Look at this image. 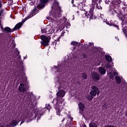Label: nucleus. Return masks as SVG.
<instances>
[{"label": "nucleus", "instance_id": "obj_27", "mask_svg": "<svg viewBox=\"0 0 127 127\" xmlns=\"http://www.w3.org/2000/svg\"><path fill=\"white\" fill-rule=\"evenodd\" d=\"M105 59L107 62H112V57L109 55H106L105 56Z\"/></svg>", "mask_w": 127, "mask_h": 127}, {"label": "nucleus", "instance_id": "obj_30", "mask_svg": "<svg viewBox=\"0 0 127 127\" xmlns=\"http://www.w3.org/2000/svg\"><path fill=\"white\" fill-rule=\"evenodd\" d=\"M104 67H105L107 69H112V68L114 67V65H112L110 64H105Z\"/></svg>", "mask_w": 127, "mask_h": 127}, {"label": "nucleus", "instance_id": "obj_20", "mask_svg": "<svg viewBox=\"0 0 127 127\" xmlns=\"http://www.w3.org/2000/svg\"><path fill=\"white\" fill-rule=\"evenodd\" d=\"M57 96L59 98H63L65 96V91L63 90H61L57 93Z\"/></svg>", "mask_w": 127, "mask_h": 127}, {"label": "nucleus", "instance_id": "obj_35", "mask_svg": "<svg viewBox=\"0 0 127 127\" xmlns=\"http://www.w3.org/2000/svg\"><path fill=\"white\" fill-rule=\"evenodd\" d=\"M46 109L48 110L49 112H50V110L51 109V106H50V105L49 104H48V105L46 104Z\"/></svg>", "mask_w": 127, "mask_h": 127}, {"label": "nucleus", "instance_id": "obj_6", "mask_svg": "<svg viewBox=\"0 0 127 127\" xmlns=\"http://www.w3.org/2000/svg\"><path fill=\"white\" fill-rule=\"evenodd\" d=\"M63 65H64V63L62 64V65L58 64V67L57 66L54 65L52 68L53 72L56 73L57 75H60V74H61V72H62V70H63L64 67H65V66Z\"/></svg>", "mask_w": 127, "mask_h": 127}, {"label": "nucleus", "instance_id": "obj_49", "mask_svg": "<svg viewBox=\"0 0 127 127\" xmlns=\"http://www.w3.org/2000/svg\"><path fill=\"white\" fill-rule=\"evenodd\" d=\"M73 6H76V5H74V4H73Z\"/></svg>", "mask_w": 127, "mask_h": 127}, {"label": "nucleus", "instance_id": "obj_17", "mask_svg": "<svg viewBox=\"0 0 127 127\" xmlns=\"http://www.w3.org/2000/svg\"><path fill=\"white\" fill-rule=\"evenodd\" d=\"M18 90L21 93H24L26 92V88H25V85L23 83L20 84V86L18 87Z\"/></svg>", "mask_w": 127, "mask_h": 127}, {"label": "nucleus", "instance_id": "obj_41", "mask_svg": "<svg viewBox=\"0 0 127 127\" xmlns=\"http://www.w3.org/2000/svg\"><path fill=\"white\" fill-rule=\"evenodd\" d=\"M68 119H69L71 121H73V118L71 117L70 116H68Z\"/></svg>", "mask_w": 127, "mask_h": 127}, {"label": "nucleus", "instance_id": "obj_37", "mask_svg": "<svg viewBox=\"0 0 127 127\" xmlns=\"http://www.w3.org/2000/svg\"><path fill=\"white\" fill-rule=\"evenodd\" d=\"M82 78H84V79H86V78H87V74L85 73H83L82 74Z\"/></svg>", "mask_w": 127, "mask_h": 127}, {"label": "nucleus", "instance_id": "obj_8", "mask_svg": "<svg viewBox=\"0 0 127 127\" xmlns=\"http://www.w3.org/2000/svg\"><path fill=\"white\" fill-rule=\"evenodd\" d=\"M56 79L57 81L56 82L55 87L59 90L61 89L63 86V85H64V81L62 79H60V77H57Z\"/></svg>", "mask_w": 127, "mask_h": 127}, {"label": "nucleus", "instance_id": "obj_18", "mask_svg": "<svg viewBox=\"0 0 127 127\" xmlns=\"http://www.w3.org/2000/svg\"><path fill=\"white\" fill-rule=\"evenodd\" d=\"M55 29L56 28L53 26L49 25V29L48 30V34H52V33H54L55 31Z\"/></svg>", "mask_w": 127, "mask_h": 127}, {"label": "nucleus", "instance_id": "obj_42", "mask_svg": "<svg viewBox=\"0 0 127 127\" xmlns=\"http://www.w3.org/2000/svg\"><path fill=\"white\" fill-rule=\"evenodd\" d=\"M105 127H115L114 126H106Z\"/></svg>", "mask_w": 127, "mask_h": 127}, {"label": "nucleus", "instance_id": "obj_33", "mask_svg": "<svg viewBox=\"0 0 127 127\" xmlns=\"http://www.w3.org/2000/svg\"><path fill=\"white\" fill-rule=\"evenodd\" d=\"M89 127H98V126H97V125L94 123V122H91L90 123H89Z\"/></svg>", "mask_w": 127, "mask_h": 127}, {"label": "nucleus", "instance_id": "obj_24", "mask_svg": "<svg viewBox=\"0 0 127 127\" xmlns=\"http://www.w3.org/2000/svg\"><path fill=\"white\" fill-rule=\"evenodd\" d=\"M62 24L63 25V26H66V25H67V26H70V24L68 23V21H67V18L66 17H64L62 22Z\"/></svg>", "mask_w": 127, "mask_h": 127}, {"label": "nucleus", "instance_id": "obj_50", "mask_svg": "<svg viewBox=\"0 0 127 127\" xmlns=\"http://www.w3.org/2000/svg\"><path fill=\"white\" fill-rule=\"evenodd\" d=\"M14 47H15V45L14 44Z\"/></svg>", "mask_w": 127, "mask_h": 127}, {"label": "nucleus", "instance_id": "obj_28", "mask_svg": "<svg viewBox=\"0 0 127 127\" xmlns=\"http://www.w3.org/2000/svg\"><path fill=\"white\" fill-rule=\"evenodd\" d=\"M78 106L79 107V110L80 111H84V109H85V106L82 103H79L78 104Z\"/></svg>", "mask_w": 127, "mask_h": 127}, {"label": "nucleus", "instance_id": "obj_44", "mask_svg": "<svg viewBox=\"0 0 127 127\" xmlns=\"http://www.w3.org/2000/svg\"><path fill=\"white\" fill-rule=\"evenodd\" d=\"M82 127H87V126H86V125H85V124H84L82 125Z\"/></svg>", "mask_w": 127, "mask_h": 127}, {"label": "nucleus", "instance_id": "obj_48", "mask_svg": "<svg viewBox=\"0 0 127 127\" xmlns=\"http://www.w3.org/2000/svg\"><path fill=\"white\" fill-rule=\"evenodd\" d=\"M116 38H117V39H118V41H119V38L116 37Z\"/></svg>", "mask_w": 127, "mask_h": 127}, {"label": "nucleus", "instance_id": "obj_9", "mask_svg": "<svg viewBox=\"0 0 127 127\" xmlns=\"http://www.w3.org/2000/svg\"><path fill=\"white\" fill-rule=\"evenodd\" d=\"M121 2V0H113V1H111L110 7L111 13H113L112 9H114L116 6H119V4H120Z\"/></svg>", "mask_w": 127, "mask_h": 127}, {"label": "nucleus", "instance_id": "obj_47", "mask_svg": "<svg viewBox=\"0 0 127 127\" xmlns=\"http://www.w3.org/2000/svg\"><path fill=\"white\" fill-rule=\"evenodd\" d=\"M24 59H26V57H24Z\"/></svg>", "mask_w": 127, "mask_h": 127}, {"label": "nucleus", "instance_id": "obj_29", "mask_svg": "<svg viewBox=\"0 0 127 127\" xmlns=\"http://www.w3.org/2000/svg\"><path fill=\"white\" fill-rule=\"evenodd\" d=\"M17 125H18V121H17V120H13L12 121L11 126L12 127H16Z\"/></svg>", "mask_w": 127, "mask_h": 127}, {"label": "nucleus", "instance_id": "obj_15", "mask_svg": "<svg viewBox=\"0 0 127 127\" xmlns=\"http://www.w3.org/2000/svg\"><path fill=\"white\" fill-rule=\"evenodd\" d=\"M61 36H64V32H62L61 36L57 37V36H55L54 37V39L55 40L54 42H53V45H56L57 44V42L59 43V41L60 40V38H61Z\"/></svg>", "mask_w": 127, "mask_h": 127}, {"label": "nucleus", "instance_id": "obj_12", "mask_svg": "<svg viewBox=\"0 0 127 127\" xmlns=\"http://www.w3.org/2000/svg\"><path fill=\"white\" fill-rule=\"evenodd\" d=\"M100 18H102V19H103L104 22H106V23L108 24V25H110L111 26H115V27H117V29L119 30L120 28H119V26L117 25H115L113 23H111L110 22L106 21L107 20L106 19H104V14H100V16L99 17Z\"/></svg>", "mask_w": 127, "mask_h": 127}, {"label": "nucleus", "instance_id": "obj_52", "mask_svg": "<svg viewBox=\"0 0 127 127\" xmlns=\"http://www.w3.org/2000/svg\"><path fill=\"white\" fill-rule=\"evenodd\" d=\"M67 63H69V62H67Z\"/></svg>", "mask_w": 127, "mask_h": 127}, {"label": "nucleus", "instance_id": "obj_4", "mask_svg": "<svg viewBox=\"0 0 127 127\" xmlns=\"http://www.w3.org/2000/svg\"><path fill=\"white\" fill-rule=\"evenodd\" d=\"M53 104H55V109H56L57 115V116H59V117H60L61 111L65 105L64 100L61 99L60 100L58 101L57 99H54L53 101Z\"/></svg>", "mask_w": 127, "mask_h": 127}, {"label": "nucleus", "instance_id": "obj_22", "mask_svg": "<svg viewBox=\"0 0 127 127\" xmlns=\"http://www.w3.org/2000/svg\"><path fill=\"white\" fill-rule=\"evenodd\" d=\"M48 29H49V25H47L46 27L41 28V32L42 33H46L48 34Z\"/></svg>", "mask_w": 127, "mask_h": 127}, {"label": "nucleus", "instance_id": "obj_46", "mask_svg": "<svg viewBox=\"0 0 127 127\" xmlns=\"http://www.w3.org/2000/svg\"><path fill=\"white\" fill-rule=\"evenodd\" d=\"M64 120H65V118H64L62 122H64Z\"/></svg>", "mask_w": 127, "mask_h": 127}, {"label": "nucleus", "instance_id": "obj_19", "mask_svg": "<svg viewBox=\"0 0 127 127\" xmlns=\"http://www.w3.org/2000/svg\"><path fill=\"white\" fill-rule=\"evenodd\" d=\"M46 110L45 108H44L42 110H41L40 112L38 111L37 112V115L36 116V118H37V121H38L39 120H40V118H41V116H42V115H43V114H44V113H43V112L44 111V110Z\"/></svg>", "mask_w": 127, "mask_h": 127}, {"label": "nucleus", "instance_id": "obj_31", "mask_svg": "<svg viewBox=\"0 0 127 127\" xmlns=\"http://www.w3.org/2000/svg\"><path fill=\"white\" fill-rule=\"evenodd\" d=\"M115 79L118 84H120V83H121V81H122V78H121V77H120L119 76H116L115 77Z\"/></svg>", "mask_w": 127, "mask_h": 127}, {"label": "nucleus", "instance_id": "obj_5", "mask_svg": "<svg viewBox=\"0 0 127 127\" xmlns=\"http://www.w3.org/2000/svg\"><path fill=\"white\" fill-rule=\"evenodd\" d=\"M111 11H112L113 13L111 12V8H110L109 12V13H110V14H112V15H114L115 13H117V17H118V18H119V19H121V20H123V17H124V15H123L122 12L120 11L119 6L114 7V8L112 9Z\"/></svg>", "mask_w": 127, "mask_h": 127}, {"label": "nucleus", "instance_id": "obj_36", "mask_svg": "<svg viewBox=\"0 0 127 127\" xmlns=\"http://www.w3.org/2000/svg\"><path fill=\"white\" fill-rule=\"evenodd\" d=\"M3 9H1L0 11V19L1 18L2 16H3Z\"/></svg>", "mask_w": 127, "mask_h": 127}, {"label": "nucleus", "instance_id": "obj_39", "mask_svg": "<svg viewBox=\"0 0 127 127\" xmlns=\"http://www.w3.org/2000/svg\"><path fill=\"white\" fill-rule=\"evenodd\" d=\"M109 2H111V1H110V0H105V3L106 4H109Z\"/></svg>", "mask_w": 127, "mask_h": 127}, {"label": "nucleus", "instance_id": "obj_45", "mask_svg": "<svg viewBox=\"0 0 127 127\" xmlns=\"http://www.w3.org/2000/svg\"><path fill=\"white\" fill-rule=\"evenodd\" d=\"M71 3H74V0H72V1H71Z\"/></svg>", "mask_w": 127, "mask_h": 127}, {"label": "nucleus", "instance_id": "obj_21", "mask_svg": "<svg viewBox=\"0 0 127 127\" xmlns=\"http://www.w3.org/2000/svg\"><path fill=\"white\" fill-rule=\"evenodd\" d=\"M92 79L94 81H99L100 80V75L96 72H93L92 73Z\"/></svg>", "mask_w": 127, "mask_h": 127}, {"label": "nucleus", "instance_id": "obj_23", "mask_svg": "<svg viewBox=\"0 0 127 127\" xmlns=\"http://www.w3.org/2000/svg\"><path fill=\"white\" fill-rule=\"evenodd\" d=\"M20 71V76L19 77V79H26V77H25V73L23 72V68L21 67Z\"/></svg>", "mask_w": 127, "mask_h": 127}, {"label": "nucleus", "instance_id": "obj_25", "mask_svg": "<svg viewBox=\"0 0 127 127\" xmlns=\"http://www.w3.org/2000/svg\"><path fill=\"white\" fill-rule=\"evenodd\" d=\"M99 72L101 75H105V74H106V69L103 67H99Z\"/></svg>", "mask_w": 127, "mask_h": 127}, {"label": "nucleus", "instance_id": "obj_26", "mask_svg": "<svg viewBox=\"0 0 127 127\" xmlns=\"http://www.w3.org/2000/svg\"><path fill=\"white\" fill-rule=\"evenodd\" d=\"M23 118V119H22ZM24 122H26V123H29V118L28 117H21V123L20 125L22 124L23 123H24Z\"/></svg>", "mask_w": 127, "mask_h": 127}, {"label": "nucleus", "instance_id": "obj_7", "mask_svg": "<svg viewBox=\"0 0 127 127\" xmlns=\"http://www.w3.org/2000/svg\"><path fill=\"white\" fill-rule=\"evenodd\" d=\"M23 99L26 101H31L32 103L35 100L34 95L32 92H27Z\"/></svg>", "mask_w": 127, "mask_h": 127}, {"label": "nucleus", "instance_id": "obj_38", "mask_svg": "<svg viewBox=\"0 0 127 127\" xmlns=\"http://www.w3.org/2000/svg\"><path fill=\"white\" fill-rule=\"evenodd\" d=\"M0 27L1 30H3V26L1 24V22L0 21Z\"/></svg>", "mask_w": 127, "mask_h": 127}, {"label": "nucleus", "instance_id": "obj_14", "mask_svg": "<svg viewBox=\"0 0 127 127\" xmlns=\"http://www.w3.org/2000/svg\"><path fill=\"white\" fill-rule=\"evenodd\" d=\"M47 1H48V0H40V3L38 4L37 8L39 9H41V8H44L45 3L46 2H47Z\"/></svg>", "mask_w": 127, "mask_h": 127}, {"label": "nucleus", "instance_id": "obj_43", "mask_svg": "<svg viewBox=\"0 0 127 127\" xmlns=\"http://www.w3.org/2000/svg\"><path fill=\"white\" fill-rule=\"evenodd\" d=\"M2 4H1V1H0V8L1 7Z\"/></svg>", "mask_w": 127, "mask_h": 127}, {"label": "nucleus", "instance_id": "obj_32", "mask_svg": "<svg viewBox=\"0 0 127 127\" xmlns=\"http://www.w3.org/2000/svg\"><path fill=\"white\" fill-rule=\"evenodd\" d=\"M87 46H85V47L88 48H94V43H89L88 46L87 44H86Z\"/></svg>", "mask_w": 127, "mask_h": 127}, {"label": "nucleus", "instance_id": "obj_10", "mask_svg": "<svg viewBox=\"0 0 127 127\" xmlns=\"http://www.w3.org/2000/svg\"><path fill=\"white\" fill-rule=\"evenodd\" d=\"M41 39L42 40V41L41 42L42 45H43V46H48L49 44V41L50 40L48 37L44 35H42L41 36Z\"/></svg>", "mask_w": 127, "mask_h": 127}, {"label": "nucleus", "instance_id": "obj_53", "mask_svg": "<svg viewBox=\"0 0 127 127\" xmlns=\"http://www.w3.org/2000/svg\"><path fill=\"white\" fill-rule=\"evenodd\" d=\"M11 0V1H12V0Z\"/></svg>", "mask_w": 127, "mask_h": 127}, {"label": "nucleus", "instance_id": "obj_11", "mask_svg": "<svg viewBox=\"0 0 127 127\" xmlns=\"http://www.w3.org/2000/svg\"><path fill=\"white\" fill-rule=\"evenodd\" d=\"M91 89H93V90H91L90 92V94L92 97H95L97 94V95L100 94V90H99V88H98L95 86H92Z\"/></svg>", "mask_w": 127, "mask_h": 127}, {"label": "nucleus", "instance_id": "obj_1", "mask_svg": "<svg viewBox=\"0 0 127 127\" xmlns=\"http://www.w3.org/2000/svg\"><path fill=\"white\" fill-rule=\"evenodd\" d=\"M101 1L102 0H92V3L90 5V9L89 12L83 10L84 9V4L82 2H79L77 4V7L78 9L81 10V17L83 18L86 17V18H90V19H96V16H94V10L102 9V7L100 4Z\"/></svg>", "mask_w": 127, "mask_h": 127}, {"label": "nucleus", "instance_id": "obj_16", "mask_svg": "<svg viewBox=\"0 0 127 127\" xmlns=\"http://www.w3.org/2000/svg\"><path fill=\"white\" fill-rule=\"evenodd\" d=\"M107 73L109 74V76L111 79H113L115 76H117L118 75V72H117V70H115L114 71V73L112 71H111L110 70H109V69H107Z\"/></svg>", "mask_w": 127, "mask_h": 127}, {"label": "nucleus", "instance_id": "obj_34", "mask_svg": "<svg viewBox=\"0 0 127 127\" xmlns=\"http://www.w3.org/2000/svg\"><path fill=\"white\" fill-rule=\"evenodd\" d=\"M86 98L89 101H92L93 100V96H92L87 95Z\"/></svg>", "mask_w": 127, "mask_h": 127}, {"label": "nucleus", "instance_id": "obj_51", "mask_svg": "<svg viewBox=\"0 0 127 127\" xmlns=\"http://www.w3.org/2000/svg\"><path fill=\"white\" fill-rule=\"evenodd\" d=\"M124 32L125 34L127 35V34H126V33L125 32V31H124Z\"/></svg>", "mask_w": 127, "mask_h": 127}, {"label": "nucleus", "instance_id": "obj_2", "mask_svg": "<svg viewBox=\"0 0 127 127\" xmlns=\"http://www.w3.org/2000/svg\"><path fill=\"white\" fill-rule=\"evenodd\" d=\"M61 7L59 6V3L57 0H54L53 4L52 6V11H50V17H47V19L51 21L56 23L59 21L60 17L61 16Z\"/></svg>", "mask_w": 127, "mask_h": 127}, {"label": "nucleus", "instance_id": "obj_3", "mask_svg": "<svg viewBox=\"0 0 127 127\" xmlns=\"http://www.w3.org/2000/svg\"><path fill=\"white\" fill-rule=\"evenodd\" d=\"M36 14V8H34V9L30 13L29 15L27 16L24 20H22L21 22H19L17 23L15 27L12 29H10V28L8 27H6L4 28H3V30H1L3 32V31H5L7 33H9V32H13L15 30H17V29H19L22 26L23 23L26 20L29 19V18H31L32 16L35 15Z\"/></svg>", "mask_w": 127, "mask_h": 127}, {"label": "nucleus", "instance_id": "obj_13", "mask_svg": "<svg viewBox=\"0 0 127 127\" xmlns=\"http://www.w3.org/2000/svg\"><path fill=\"white\" fill-rule=\"evenodd\" d=\"M71 45L72 46L71 50L73 51V50H75L77 47H79L81 46V43H78L76 41H72L71 43Z\"/></svg>", "mask_w": 127, "mask_h": 127}, {"label": "nucleus", "instance_id": "obj_40", "mask_svg": "<svg viewBox=\"0 0 127 127\" xmlns=\"http://www.w3.org/2000/svg\"><path fill=\"white\" fill-rule=\"evenodd\" d=\"M124 5L126 7H124L123 8H127V4L126 5V3H124Z\"/></svg>", "mask_w": 127, "mask_h": 127}]
</instances>
